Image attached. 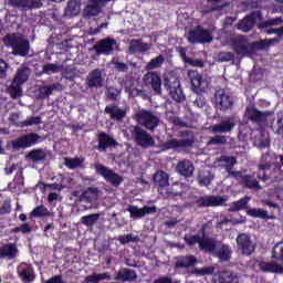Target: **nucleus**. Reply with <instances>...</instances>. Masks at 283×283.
<instances>
[{"instance_id":"nucleus-1","label":"nucleus","mask_w":283,"mask_h":283,"mask_svg":"<svg viewBox=\"0 0 283 283\" xmlns=\"http://www.w3.org/2000/svg\"><path fill=\"white\" fill-rule=\"evenodd\" d=\"M255 175L256 178L255 179ZM235 180H238L239 184L242 185L245 189H255L256 191L262 189V186H260V181L266 182L268 180H271V178H277V176L273 172V163L265 161L260 163L258 165V170L253 175H244L242 171H240V175L237 177H233Z\"/></svg>"},{"instance_id":"nucleus-2","label":"nucleus","mask_w":283,"mask_h":283,"mask_svg":"<svg viewBox=\"0 0 283 283\" xmlns=\"http://www.w3.org/2000/svg\"><path fill=\"white\" fill-rule=\"evenodd\" d=\"M280 43V39L261 40L259 42L249 43V39L244 35H239L232 40V50L238 56H247L254 54L258 50H266L271 45Z\"/></svg>"},{"instance_id":"nucleus-3","label":"nucleus","mask_w":283,"mask_h":283,"mask_svg":"<svg viewBox=\"0 0 283 283\" xmlns=\"http://www.w3.org/2000/svg\"><path fill=\"white\" fill-rule=\"evenodd\" d=\"M4 44L11 48L13 56L25 57L30 54V41L19 33H11L4 36Z\"/></svg>"},{"instance_id":"nucleus-4","label":"nucleus","mask_w":283,"mask_h":283,"mask_svg":"<svg viewBox=\"0 0 283 283\" xmlns=\"http://www.w3.org/2000/svg\"><path fill=\"white\" fill-rule=\"evenodd\" d=\"M128 132L137 147L142 149H150L156 147V139L151 134L147 133L140 125H132L128 127Z\"/></svg>"},{"instance_id":"nucleus-5","label":"nucleus","mask_w":283,"mask_h":283,"mask_svg":"<svg viewBox=\"0 0 283 283\" xmlns=\"http://www.w3.org/2000/svg\"><path fill=\"white\" fill-rule=\"evenodd\" d=\"M181 139H169L166 143L161 144L159 147L161 151H169L170 149H185L193 147L196 143V137L191 134L190 130H184L180 134Z\"/></svg>"},{"instance_id":"nucleus-6","label":"nucleus","mask_w":283,"mask_h":283,"mask_svg":"<svg viewBox=\"0 0 283 283\" xmlns=\"http://www.w3.org/2000/svg\"><path fill=\"white\" fill-rule=\"evenodd\" d=\"M134 119L136 123H138V125L145 127V129H148V132L151 133L156 132V128L158 125H160V117H158V115H156L154 112L145 108L137 112Z\"/></svg>"},{"instance_id":"nucleus-7","label":"nucleus","mask_w":283,"mask_h":283,"mask_svg":"<svg viewBox=\"0 0 283 283\" xmlns=\"http://www.w3.org/2000/svg\"><path fill=\"white\" fill-rule=\"evenodd\" d=\"M39 143H43V137H41V135L36 133H28L12 140L11 147L14 151H19V149H30V147H34V145H39Z\"/></svg>"},{"instance_id":"nucleus-8","label":"nucleus","mask_w":283,"mask_h":283,"mask_svg":"<svg viewBox=\"0 0 283 283\" xmlns=\"http://www.w3.org/2000/svg\"><path fill=\"white\" fill-rule=\"evenodd\" d=\"M164 87L169 92L170 97L172 101H176L177 103H182L185 101L186 96L182 92V87L180 86V80L176 76H169L164 78Z\"/></svg>"},{"instance_id":"nucleus-9","label":"nucleus","mask_w":283,"mask_h":283,"mask_svg":"<svg viewBox=\"0 0 283 283\" xmlns=\"http://www.w3.org/2000/svg\"><path fill=\"white\" fill-rule=\"evenodd\" d=\"M234 104L233 97L227 93V90L220 88L216 92L214 107L218 112H229V109H233Z\"/></svg>"},{"instance_id":"nucleus-10","label":"nucleus","mask_w":283,"mask_h":283,"mask_svg":"<svg viewBox=\"0 0 283 283\" xmlns=\"http://www.w3.org/2000/svg\"><path fill=\"white\" fill-rule=\"evenodd\" d=\"M211 41H213L211 31L202 29L200 25L196 29H191L188 33V43H191V45L196 43H211Z\"/></svg>"},{"instance_id":"nucleus-11","label":"nucleus","mask_w":283,"mask_h":283,"mask_svg":"<svg viewBox=\"0 0 283 283\" xmlns=\"http://www.w3.org/2000/svg\"><path fill=\"white\" fill-rule=\"evenodd\" d=\"M95 171L96 174L102 176V178H104L106 182H109V185H112L113 187H120V185L123 184V177L106 166L96 165Z\"/></svg>"},{"instance_id":"nucleus-12","label":"nucleus","mask_w":283,"mask_h":283,"mask_svg":"<svg viewBox=\"0 0 283 283\" xmlns=\"http://www.w3.org/2000/svg\"><path fill=\"white\" fill-rule=\"evenodd\" d=\"M8 6L21 10L22 12H28L30 10H40L43 8L42 0H7Z\"/></svg>"},{"instance_id":"nucleus-13","label":"nucleus","mask_w":283,"mask_h":283,"mask_svg":"<svg viewBox=\"0 0 283 283\" xmlns=\"http://www.w3.org/2000/svg\"><path fill=\"white\" fill-rule=\"evenodd\" d=\"M258 21H262V11H252L250 14L245 15L239 21L237 28L241 32H251L252 28H255Z\"/></svg>"},{"instance_id":"nucleus-14","label":"nucleus","mask_w":283,"mask_h":283,"mask_svg":"<svg viewBox=\"0 0 283 283\" xmlns=\"http://www.w3.org/2000/svg\"><path fill=\"white\" fill-rule=\"evenodd\" d=\"M200 232H201L202 239L199 244V250H201L202 253H209V254L216 253V250L218 249V240L211 237L205 238V235H207V223H203L201 226Z\"/></svg>"},{"instance_id":"nucleus-15","label":"nucleus","mask_w":283,"mask_h":283,"mask_svg":"<svg viewBox=\"0 0 283 283\" xmlns=\"http://www.w3.org/2000/svg\"><path fill=\"white\" fill-rule=\"evenodd\" d=\"M271 111H258V108H255V106H250L247 107L245 109V116L248 118V120L252 122L253 125H264V123L266 122V118H269V116H271Z\"/></svg>"},{"instance_id":"nucleus-16","label":"nucleus","mask_w":283,"mask_h":283,"mask_svg":"<svg viewBox=\"0 0 283 283\" xmlns=\"http://www.w3.org/2000/svg\"><path fill=\"white\" fill-rule=\"evenodd\" d=\"M237 249L241 251L242 255H251L255 252V244L251 241V235L240 233L237 237Z\"/></svg>"},{"instance_id":"nucleus-17","label":"nucleus","mask_w":283,"mask_h":283,"mask_svg":"<svg viewBox=\"0 0 283 283\" xmlns=\"http://www.w3.org/2000/svg\"><path fill=\"white\" fill-rule=\"evenodd\" d=\"M143 81L146 87H151L155 91V94H163V80L158 73L147 72Z\"/></svg>"},{"instance_id":"nucleus-18","label":"nucleus","mask_w":283,"mask_h":283,"mask_svg":"<svg viewBox=\"0 0 283 283\" xmlns=\"http://www.w3.org/2000/svg\"><path fill=\"white\" fill-rule=\"evenodd\" d=\"M227 202V199H224L221 196H203L199 197L196 201V205L202 209L205 207H222Z\"/></svg>"},{"instance_id":"nucleus-19","label":"nucleus","mask_w":283,"mask_h":283,"mask_svg":"<svg viewBox=\"0 0 283 283\" xmlns=\"http://www.w3.org/2000/svg\"><path fill=\"white\" fill-rule=\"evenodd\" d=\"M114 45H116V40L113 38H105L95 43L94 50L96 54H113Z\"/></svg>"},{"instance_id":"nucleus-20","label":"nucleus","mask_w":283,"mask_h":283,"mask_svg":"<svg viewBox=\"0 0 283 283\" xmlns=\"http://www.w3.org/2000/svg\"><path fill=\"white\" fill-rule=\"evenodd\" d=\"M114 280L115 282H122V283L136 282V280H138V273H136V270L122 268L115 273Z\"/></svg>"},{"instance_id":"nucleus-21","label":"nucleus","mask_w":283,"mask_h":283,"mask_svg":"<svg viewBox=\"0 0 283 283\" xmlns=\"http://www.w3.org/2000/svg\"><path fill=\"white\" fill-rule=\"evenodd\" d=\"M234 128H235V122H233V118L226 117L219 124H214L211 127V132L212 134H229L233 132Z\"/></svg>"},{"instance_id":"nucleus-22","label":"nucleus","mask_w":283,"mask_h":283,"mask_svg":"<svg viewBox=\"0 0 283 283\" xmlns=\"http://www.w3.org/2000/svg\"><path fill=\"white\" fill-rule=\"evenodd\" d=\"M97 140H98L97 149L99 151H107L109 147H116V145H118V142H116L114 137L109 136V134L105 132H101L97 135Z\"/></svg>"},{"instance_id":"nucleus-23","label":"nucleus","mask_w":283,"mask_h":283,"mask_svg":"<svg viewBox=\"0 0 283 283\" xmlns=\"http://www.w3.org/2000/svg\"><path fill=\"white\" fill-rule=\"evenodd\" d=\"M198 264V259L193 254L179 255L175 262V269H193Z\"/></svg>"},{"instance_id":"nucleus-24","label":"nucleus","mask_w":283,"mask_h":283,"mask_svg":"<svg viewBox=\"0 0 283 283\" xmlns=\"http://www.w3.org/2000/svg\"><path fill=\"white\" fill-rule=\"evenodd\" d=\"M219 160L223 164L226 171L231 176V178L240 176V171H233V167L238 165V158L234 156H221Z\"/></svg>"},{"instance_id":"nucleus-25","label":"nucleus","mask_w":283,"mask_h":283,"mask_svg":"<svg viewBox=\"0 0 283 283\" xmlns=\"http://www.w3.org/2000/svg\"><path fill=\"white\" fill-rule=\"evenodd\" d=\"M213 255L218 258L219 262H229L231 260V255H233V250L229 244L220 243Z\"/></svg>"},{"instance_id":"nucleus-26","label":"nucleus","mask_w":283,"mask_h":283,"mask_svg":"<svg viewBox=\"0 0 283 283\" xmlns=\"http://www.w3.org/2000/svg\"><path fill=\"white\" fill-rule=\"evenodd\" d=\"M153 181L155 187H158L159 193H163V191H165V187H169V175L164 170H158L153 176Z\"/></svg>"},{"instance_id":"nucleus-27","label":"nucleus","mask_w":283,"mask_h":283,"mask_svg":"<svg viewBox=\"0 0 283 283\" xmlns=\"http://www.w3.org/2000/svg\"><path fill=\"white\" fill-rule=\"evenodd\" d=\"M18 275L24 283H32L36 280V275H34V268L28 264L18 268Z\"/></svg>"},{"instance_id":"nucleus-28","label":"nucleus","mask_w":283,"mask_h":283,"mask_svg":"<svg viewBox=\"0 0 283 283\" xmlns=\"http://www.w3.org/2000/svg\"><path fill=\"white\" fill-rule=\"evenodd\" d=\"M99 193L101 190H98L96 187H88L81 193L80 202L92 205V202H96V200H98Z\"/></svg>"},{"instance_id":"nucleus-29","label":"nucleus","mask_w":283,"mask_h":283,"mask_svg":"<svg viewBox=\"0 0 283 283\" xmlns=\"http://www.w3.org/2000/svg\"><path fill=\"white\" fill-rule=\"evenodd\" d=\"M188 77L196 92H205V85L207 82L202 78V75L198 71H189Z\"/></svg>"},{"instance_id":"nucleus-30","label":"nucleus","mask_w":283,"mask_h":283,"mask_svg":"<svg viewBox=\"0 0 283 283\" xmlns=\"http://www.w3.org/2000/svg\"><path fill=\"white\" fill-rule=\"evenodd\" d=\"M104 112H105V114L109 115V118L112 120H117L118 123H120V120H123V118H125L127 116V111H125L116 105L106 106Z\"/></svg>"},{"instance_id":"nucleus-31","label":"nucleus","mask_w":283,"mask_h":283,"mask_svg":"<svg viewBox=\"0 0 283 283\" xmlns=\"http://www.w3.org/2000/svg\"><path fill=\"white\" fill-rule=\"evenodd\" d=\"M19 253V248L14 243H6L0 248V259L1 260H14Z\"/></svg>"},{"instance_id":"nucleus-32","label":"nucleus","mask_w":283,"mask_h":283,"mask_svg":"<svg viewBox=\"0 0 283 283\" xmlns=\"http://www.w3.org/2000/svg\"><path fill=\"white\" fill-rule=\"evenodd\" d=\"M177 172L185 178H191L193 176V171H196V167L189 160H181L176 166Z\"/></svg>"},{"instance_id":"nucleus-33","label":"nucleus","mask_w":283,"mask_h":283,"mask_svg":"<svg viewBox=\"0 0 283 283\" xmlns=\"http://www.w3.org/2000/svg\"><path fill=\"white\" fill-rule=\"evenodd\" d=\"M249 202H251V197L244 196L241 199L233 201L230 205L228 211H230V213H235L238 211H248Z\"/></svg>"},{"instance_id":"nucleus-34","label":"nucleus","mask_w":283,"mask_h":283,"mask_svg":"<svg viewBox=\"0 0 283 283\" xmlns=\"http://www.w3.org/2000/svg\"><path fill=\"white\" fill-rule=\"evenodd\" d=\"M214 283H240L238 275L229 271H222L214 275Z\"/></svg>"},{"instance_id":"nucleus-35","label":"nucleus","mask_w":283,"mask_h":283,"mask_svg":"<svg viewBox=\"0 0 283 283\" xmlns=\"http://www.w3.org/2000/svg\"><path fill=\"white\" fill-rule=\"evenodd\" d=\"M88 87H103V72L98 69L93 70L87 76Z\"/></svg>"},{"instance_id":"nucleus-36","label":"nucleus","mask_w":283,"mask_h":283,"mask_svg":"<svg viewBox=\"0 0 283 283\" xmlns=\"http://www.w3.org/2000/svg\"><path fill=\"white\" fill-rule=\"evenodd\" d=\"M245 213L247 216H250V218H259L260 220H275V216L269 214V211L262 208H249Z\"/></svg>"},{"instance_id":"nucleus-37","label":"nucleus","mask_w":283,"mask_h":283,"mask_svg":"<svg viewBox=\"0 0 283 283\" xmlns=\"http://www.w3.org/2000/svg\"><path fill=\"white\" fill-rule=\"evenodd\" d=\"M30 220L32 218H54V212H50L48 207L44 205L36 206L30 213H29Z\"/></svg>"},{"instance_id":"nucleus-38","label":"nucleus","mask_w":283,"mask_h":283,"mask_svg":"<svg viewBox=\"0 0 283 283\" xmlns=\"http://www.w3.org/2000/svg\"><path fill=\"white\" fill-rule=\"evenodd\" d=\"M101 3H103V0H88L86 6L87 17H98L103 12Z\"/></svg>"},{"instance_id":"nucleus-39","label":"nucleus","mask_w":283,"mask_h":283,"mask_svg":"<svg viewBox=\"0 0 283 283\" xmlns=\"http://www.w3.org/2000/svg\"><path fill=\"white\" fill-rule=\"evenodd\" d=\"M128 50L130 54H137V52L143 53L149 51V45L140 39L132 40Z\"/></svg>"},{"instance_id":"nucleus-40","label":"nucleus","mask_w":283,"mask_h":283,"mask_svg":"<svg viewBox=\"0 0 283 283\" xmlns=\"http://www.w3.org/2000/svg\"><path fill=\"white\" fill-rule=\"evenodd\" d=\"M48 158L45 150L42 148H34L30 150L27 155V159L32 163H43Z\"/></svg>"},{"instance_id":"nucleus-41","label":"nucleus","mask_w":283,"mask_h":283,"mask_svg":"<svg viewBox=\"0 0 283 283\" xmlns=\"http://www.w3.org/2000/svg\"><path fill=\"white\" fill-rule=\"evenodd\" d=\"M212 180H213V175H211V171L206 169L199 170L197 176V182L199 187H209Z\"/></svg>"},{"instance_id":"nucleus-42","label":"nucleus","mask_w":283,"mask_h":283,"mask_svg":"<svg viewBox=\"0 0 283 283\" xmlns=\"http://www.w3.org/2000/svg\"><path fill=\"white\" fill-rule=\"evenodd\" d=\"M28 78H30V69L28 66L18 69L13 82L19 85H23V83H28Z\"/></svg>"},{"instance_id":"nucleus-43","label":"nucleus","mask_w":283,"mask_h":283,"mask_svg":"<svg viewBox=\"0 0 283 283\" xmlns=\"http://www.w3.org/2000/svg\"><path fill=\"white\" fill-rule=\"evenodd\" d=\"M259 269L263 273H280V264L273 262L261 261Z\"/></svg>"},{"instance_id":"nucleus-44","label":"nucleus","mask_w":283,"mask_h":283,"mask_svg":"<svg viewBox=\"0 0 283 283\" xmlns=\"http://www.w3.org/2000/svg\"><path fill=\"white\" fill-rule=\"evenodd\" d=\"M81 12V6L76 0H70L65 8V17H76Z\"/></svg>"},{"instance_id":"nucleus-45","label":"nucleus","mask_w":283,"mask_h":283,"mask_svg":"<svg viewBox=\"0 0 283 283\" xmlns=\"http://www.w3.org/2000/svg\"><path fill=\"white\" fill-rule=\"evenodd\" d=\"M163 63H165V56L159 54L147 63L146 70H158V67H163Z\"/></svg>"},{"instance_id":"nucleus-46","label":"nucleus","mask_w":283,"mask_h":283,"mask_svg":"<svg viewBox=\"0 0 283 283\" xmlns=\"http://www.w3.org/2000/svg\"><path fill=\"white\" fill-rule=\"evenodd\" d=\"M99 218H101V214L92 213V214L83 216L81 220H82V224H84L85 227H94L98 222Z\"/></svg>"},{"instance_id":"nucleus-47","label":"nucleus","mask_w":283,"mask_h":283,"mask_svg":"<svg viewBox=\"0 0 283 283\" xmlns=\"http://www.w3.org/2000/svg\"><path fill=\"white\" fill-rule=\"evenodd\" d=\"M22 84L15 83L12 81L11 85L9 86V93L11 98H19L23 96V88H21Z\"/></svg>"},{"instance_id":"nucleus-48","label":"nucleus","mask_w":283,"mask_h":283,"mask_svg":"<svg viewBox=\"0 0 283 283\" xmlns=\"http://www.w3.org/2000/svg\"><path fill=\"white\" fill-rule=\"evenodd\" d=\"M83 163H85L84 159L74 157V158H65L64 165L69 169H78V167H83Z\"/></svg>"},{"instance_id":"nucleus-49","label":"nucleus","mask_w":283,"mask_h":283,"mask_svg":"<svg viewBox=\"0 0 283 283\" xmlns=\"http://www.w3.org/2000/svg\"><path fill=\"white\" fill-rule=\"evenodd\" d=\"M272 260L283 262V241L276 243L272 250Z\"/></svg>"},{"instance_id":"nucleus-50","label":"nucleus","mask_w":283,"mask_h":283,"mask_svg":"<svg viewBox=\"0 0 283 283\" xmlns=\"http://www.w3.org/2000/svg\"><path fill=\"white\" fill-rule=\"evenodd\" d=\"M260 3H264V1L260 0H245L240 3L243 10H258L261 8Z\"/></svg>"},{"instance_id":"nucleus-51","label":"nucleus","mask_w":283,"mask_h":283,"mask_svg":"<svg viewBox=\"0 0 283 283\" xmlns=\"http://www.w3.org/2000/svg\"><path fill=\"white\" fill-rule=\"evenodd\" d=\"M127 211L133 220H140V218H144L143 208H138L136 206H128Z\"/></svg>"},{"instance_id":"nucleus-52","label":"nucleus","mask_w":283,"mask_h":283,"mask_svg":"<svg viewBox=\"0 0 283 283\" xmlns=\"http://www.w3.org/2000/svg\"><path fill=\"white\" fill-rule=\"evenodd\" d=\"M32 232V224L30 222L22 223L11 230V233H22L23 235Z\"/></svg>"},{"instance_id":"nucleus-53","label":"nucleus","mask_w":283,"mask_h":283,"mask_svg":"<svg viewBox=\"0 0 283 283\" xmlns=\"http://www.w3.org/2000/svg\"><path fill=\"white\" fill-rule=\"evenodd\" d=\"M184 240L188 247H196V244L200 247V242H202V238L199 234L186 235Z\"/></svg>"},{"instance_id":"nucleus-54","label":"nucleus","mask_w":283,"mask_h":283,"mask_svg":"<svg viewBox=\"0 0 283 283\" xmlns=\"http://www.w3.org/2000/svg\"><path fill=\"white\" fill-rule=\"evenodd\" d=\"M224 6H211V4H205L200 7V13L206 15V14H211V12H220Z\"/></svg>"},{"instance_id":"nucleus-55","label":"nucleus","mask_w":283,"mask_h":283,"mask_svg":"<svg viewBox=\"0 0 283 283\" xmlns=\"http://www.w3.org/2000/svg\"><path fill=\"white\" fill-rule=\"evenodd\" d=\"M9 69H10V64H8L6 60L0 59V81H6V78H8Z\"/></svg>"},{"instance_id":"nucleus-56","label":"nucleus","mask_w":283,"mask_h":283,"mask_svg":"<svg viewBox=\"0 0 283 283\" xmlns=\"http://www.w3.org/2000/svg\"><path fill=\"white\" fill-rule=\"evenodd\" d=\"M112 63L117 72H129V65H127L125 62H120L118 59L114 57Z\"/></svg>"},{"instance_id":"nucleus-57","label":"nucleus","mask_w":283,"mask_h":283,"mask_svg":"<svg viewBox=\"0 0 283 283\" xmlns=\"http://www.w3.org/2000/svg\"><path fill=\"white\" fill-rule=\"evenodd\" d=\"M60 70L59 64L49 63L43 65L42 72L43 74H56Z\"/></svg>"},{"instance_id":"nucleus-58","label":"nucleus","mask_w":283,"mask_h":283,"mask_svg":"<svg viewBox=\"0 0 283 283\" xmlns=\"http://www.w3.org/2000/svg\"><path fill=\"white\" fill-rule=\"evenodd\" d=\"M233 59H235V54L232 52H220L218 54L219 63H229V61H233Z\"/></svg>"},{"instance_id":"nucleus-59","label":"nucleus","mask_w":283,"mask_h":283,"mask_svg":"<svg viewBox=\"0 0 283 283\" xmlns=\"http://www.w3.org/2000/svg\"><path fill=\"white\" fill-rule=\"evenodd\" d=\"M117 240L122 244H129V242H138V237H134V234L129 233V234L119 235Z\"/></svg>"},{"instance_id":"nucleus-60","label":"nucleus","mask_w":283,"mask_h":283,"mask_svg":"<svg viewBox=\"0 0 283 283\" xmlns=\"http://www.w3.org/2000/svg\"><path fill=\"white\" fill-rule=\"evenodd\" d=\"M208 145H227V136L216 135L209 139Z\"/></svg>"},{"instance_id":"nucleus-61","label":"nucleus","mask_w":283,"mask_h":283,"mask_svg":"<svg viewBox=\"0 0 283 283\" xmlns=\"http://www.w3.org/2000/svg\"><path fill=\"white\" fill-rule=\"evenodd\" d=\"M39 92L40 98H48V96H51L52 92H54V87L44 85L39 88Z\"/></svg>"},{"instance_id":"nucleus-62","label":"nucleus","mask_w":283,"mask_h":283,"mask_svg":"<svg viewBox=\"0 0 283 283\" xmlns=\"http://www.w3.org/2000/svg\"><path fill=\"white\" fill-rule=\"evenodd\" d=\"M32 125H41V116H31L23 122L24 127H32Z\"/></svg>"},{"instance_id":"nucleus-63","label":"nucleus","mask_w":283,"mask_h":283,"mask_svg":"<svg viewBox=\"0 0 283 283\" xmlns=\"http://www.w3.org/2000/svg\"><path fill=\"white\" fill-rule=\"evenodd\" d=\"M216 269L213 266H206L195 270L196 275H213Z\"/></svg>"},{"instance_id":"nucleus-64","label":"nucleus","mask_w":283,"mask_h":283,"mask_svg":"<svg viewBox=\"0 0 283 283\" xmlns=\"http://www.w3.org/2000/svg\"><path fill=\"white\" fill-rule=\"evenodd\" d=\"M193 105L201 109L202 107H205V105H207V97H205L201 94H198L196 99L193 101Z\"/></svg>"}]
</instances>
